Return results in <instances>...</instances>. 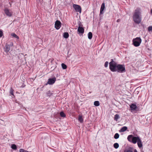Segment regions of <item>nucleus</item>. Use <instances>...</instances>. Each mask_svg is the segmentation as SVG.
<instances>
[{"mask_svg": "<svg viewBox=\"0 0 152 152\" xmlns=\"http://www.w3.org/2000/svg\"><path fill=\"white\" fill-rule=\"evenodd\" d=\"M132 18L135 23L139 24L141 23L142 17L141 10L140 8L137 7L135 10L132 15Z\"/></svg>", "mask_w": 152, "mask_h": 152, "instance_id": "f257e3e1", "label": "nucleus"}, {"mask_svg": "<svg viewBox=\"0 0 152 152\" xmlns=\"http://www.w3.org/2000/svg\"><path fill=\"white\" fill-rule=\"evenodd\" d=\"M140 139L139 137H134L133 135H129L127 137L128 140L134 144H135Z\"/></svg>", "mask_w": 152, "mask_h": 152, "instance_id": "f03ea898", "label": "nucleus"}, {"mask_svg": "<svg viewBox=\"0 0 152 152\" xmlns=\"http://www.w3.org/2000/svg\"><path fill=\"white\" fill-rule=\"evenodd\" d=\"M117 64L115 61L112 60L109 63V68L110 70L113 72L117 71Z\"/></svg>", "mask_w": 152, "mask_h": 152, "instance_id": "7ed1b4c3", "label": "nucleus"}, {"mask_svg": "<svg viewBox=\"0 0 152 152\" xmlns=\"http://www.w3.org/2000/svg\"><path fill=\"white\" fill-rule=\"evenodd\" d=\"M142 40L140 37H137L133 40L134 45L136 47L139 46L141 43Z\"/></svg>", "mask_w": 152, "mask_h": 152, "instance_id": "20e7f679", "label": "nucleus"}, {"mask_svg": "<svg viewBox=\"0 0 152 152\" xmlns=\"http://www.w3.org/2000/svg\"><path fill=\"white\" fill-rule=\"evenodd\" d=\"M125 71V66L124 65L118 64L117 67V71L119 72L122 73Z\"/></svg>", "mask_w": 152, "mask_h": 152, "instance_id": "39448f33", "label": "nucleus"}, {"mask_svg": "<svg viewBox=\"0 0 152 152\" xmlns=\"http://www.w3.org/2000/svg\"><path fill=\"white\" fill-rule=\"evenodd\" d=\"M73 7L76 12L81 13V9L80 6L78 5L74 4L73 5Z\"/></svg>", "mask_w": 152, "mask_h": 152, "instance_id": "423d86ee", "label": "nucleus"}, {"mask_svg": "<svg viewBox=\"0 0 152 152\" xmlns=\"http://www.w3.org/2000/svg\"><path fill=\"white\" fill-rule=\"evenodd\" d=\"M61 22L58 20H56L55 23V27L57 29H59L61 26Z\"/></svg>", "mask_w": 152, "mask_h": 152, "instance_id": "0eeeda50", "label": "nucleus"}, {"mask_svg": "<svg viewBox=\"0 0 152 152\" xmlns=\"http://www.w3.org/2000/svg\"><path fill=\"white\" fill-rule=\"evenodd\" d=\"M4 12L6 15L9 17L12 16V11L9 10L7 8H5L4 10Z\"/></svg>", "mask_w": 152, "mask_h": 152, "instance_id": "6e6552de", "label": "nucleus"}, {"mask_svg": "<svg viewBox=\"0 0 152 152\" xmlns=\"http://www.w3.org/2000/svg\"><path fill=\"white\" fill-rule=\"evenodd\" d=\"M56 80V79L55 77H54L52 78H50L48 79V81L47 83V84L50 85H52L54 84Z\"/></svg>", "mask_w": 152, "mask_h": 152, "instance_id": "1a4fd4ad", "label": "nucleus"}, {"mask_svg": "<svg viewBox=\"0 0 152 152\" xmlns=\"http://www.w3.org/2000/svg\"><path fill=\"white\" fill-rule=\"evenodd\" d=\"M77 31L79 34H83L84 31V28L82 27L79 26L77 29Z\"/></svg>", "mask_w": 152, "mask_h": 152, "instance_id": "9d476101", "label": "nucleus"}, {"mask_svg": "<svg viewBox=\"0 0 152 152\" xmlns=\"http://www.w3.org/2000/svg\"><path fill=\"white\" fill-rule=\"evenodd\" d=\"M105 8V3H102V4L101 7L100 9V15L102 14L103 13V11Z\"/></svg>", "mask_w": 152, "mask_h": 152, "instance_id": "9b49d317", "label": "nucleus"}, {"mask_svg": "<svg viewBox=\"0 0 152 152\" xmlns=\"http://www.w3.org/2000/svg\"><path fill=\"white\" fill-rule=\"evenodd\" d=\"M130 108L132 110H135L137 108L136 104H132L130 105Z\"/></svg>", "mask_w": 152, "mask_h": 152, "instance_id": "f8f14e48", "label": "nucleus"}, {"mask_svg": "<svg viewBox=\"0 0 152 152\" xmlns=\"http://www.w3.org/2000/svg\"><path fill=\"white\" fill-rule=\"evenodd\" d=\"M10 50V45H6L5 46V51L6 53H8Z\"/></svg>", "mask_w": 152, "mask_h": 152, "instance_id": "ddd939ff", "label": "nucleus"}, {"mask_svg": "<svg viewBox=\"0 0 152 152\" xmlns=\"http://www.w3.org/2000/svg\"><path fill=\"white\" fill-rule=\"evenodd\" d=\"M137 142V145L140 148H141L142 147V145L140 139L139 140H138Z\"/></svg>", "mask_w": 152, "mask_h": 152, "instance_id": "4468645a", "label": "nucleus"}, {"mask_svg": "<svg viewBox=\"0 0 152 152\" xmlns=\"http://www.w3.org/2000/svg\"><path fill=\"white\" fill-rule=\"evenodd\" d=\"M79 121L81 123H82L83 122V119L82 118V116L81 115H79L78 119Z\"/></svg>", "mask_w": 152, "mask_h": 152, "instance_id": "2eb2a0df", "label": "nucleus"}, {"mask_svg": "<svg viewBox=\"0 0 152 152\" xmlns=\"http://www.w3.org/2000/svg\"><path fill=\"white\" fill-rule=\"evenodd\" d=\"M127 129V127L124 126L122 127L121 130H120V132H124L126 131Z\"/></svg>", "mask_w": 152, "mask_h": 152, "instance_id": "dca6fc26", "label": "nucleus"}, {"mask_svg": "<svg viewBox=\"0 0 152 152\" xmlns=\"http://www.w3.org/2000/svg\"><path fill=\"white\" fill-rule=\"evenodd\" d=\"M69 37V34L67 32H65L64 33L63 37L65 38H67Z\"/></svg>", "mask_w": 152, "mask_h": 152, "instance_id": "f3484780", "label": "nucleus"}, {"mask_svg": "<svg viewBox=\"0 0 152 152\" xmlns=\"http://www.w3.org/2000/svg\"><path fill=\"white\" fill-rule=\"evenodd\" d=\"M119 118V115L118 114H116L114 116V119L115 121H117L118 119Z\"/></svg>", "mask_w": 152, "mask_h": 152, "instance_id": "a211bd4d", "label": "nucleus"}, {"mask_svg": "<svg viewBox=\"0 0 152 152\" xmlns=\"http://www.w3.org/2000/svg\"><path fill=\"white\" fill-rule=\"evenodd\" d=\"M88 37L89 39H91L92 37V34L91 32H89L88 34Z\"/></svg>", "mask_w": 152, "mask_h": 152, "instance_id": "6ab92c4d", "label": "nucleus"}, {"mask_svg": "<svg viewBox=\"0 0 152 152\" xmlns=\"http://www.w3.org/2000/svg\"><path fill=\"white\" fill-rule=\"evenodd\" d=\"M13 91L14 90H13V89L12 88H11L10 92V94L11 95L14 96V95L13 93Z\"/></svg>", "mask_w": 152, "mask_h": 152, "instance_id": "aec40b11", "label": "nucleus"}, {"mask_svg": "<svg viewBox=\"0 0 152 152\" xmlns=\"http://www.w3.org/2000/svg\"><path fill=\"white\" fill-rule=\"evenodd\" d=\"M113 146L115 148L117 149L119 147V145L118 143H115L114 144Z\"/></svg>", "mask_w": 152, "mask_h": 152, "instance_id": "412c9836", "label": "nucleus"}, {"mask_svg": "<svg viewBox=\"0 0 152 152\" xmlns=\"http://www.w3.org/2000/svg\"><path fill=\"white\" fill-rule=\"evenodd\" d=\"M11 36L12 37H15V38H16L17 39H19V37L15 34V33H12L11 34Z\"/></svg>", "mask_w": 152, "mask_h": 152, "instance_id": "4be33fe9", "label": "nucleus"}, {"mask_svg": "<svg viewBox=\"0 0 152 152\" xmlns=\"http://www.w3.org/2000/svg\"><path fill=\"white\" fill-rule=\"evenodd\" d=\"M94 104L95 106H98L99 105V103L98 101H95L94 102Z\"/></svg>", "mask_w": 152, "mask_h": 152, "instance_id": "5701e85b", "label": "nucleus"}, {"mask_svg": "<svg viewBox=\"0 0 152 152\" xmlns=\"http://www.w3.org/2000/svg\"><path fill=\"white\" fill-rule=\"evenodd\" d=\"M11 148L13 150H15L17 149V146L15 144H12L11 146Z\"/></svg>", "mask_w": 152, "mask_h": 152, "instance_id": "b1692460", "label": "nucleus"}, {"mask_svg": "<svg viewBox=\"0 0 152 152\" xmlns=\"http://www.w3.org/2000/svg\"><path fill=\"white\" fill-rule=\"evenodd\" d=\"M119 137V135L118 134L116 133L115 134L114 136V138L115 139H117Z\"/></svg>", "mask_w": 152, "mask_h": 152, "instance_id": "393cba45", "label": "nucleus"}, {"mask_svg": "<svg viewBox=\"0 0 152 152\" xmlns=\"http://www.w3.org/2000/svg\"><path fill=\"white\" fill-rule=\"evenodd\" d=\"M60 115L61 117H64L66 116L65 114L63 112H61L60 113Z\"/></svg>", "mask_w": 152, "mask_h": 152, "instance_id": "a878e982", "label": "nucleus"}, {"mask_svg": "<svg viewBox=\"0 0 152 152\" xmlns=\"http://www.w3.org/2000/svg\"><path fill=\"white\" fill-rule=\"evenodd\" d=\"M61 66L63 69H65L67 68L66 66L64 64L62 63L61 64Z\"/></svg>", "mask_w": 152, "mask_h": 152, "instance_id": "bb28decb", "label": "nucleus"}, {"mask_svg": "<svg viewBox=\"0 0 152 152\" xmlns=\"http://www.w3.org/2000/svg\"><path fill=\"white\" fill-rule=\"evenodd\" d=\"M148 30L149 32L152 31V26H150L148 28Z\"/></svg>", "mask_w": 152, "mask_h": 152, "instance_id": "cd10ccee", "label": "nucleus"}, {"mask_svg": "<svg viewBox=\"0 0 152 152\" xmlns=\"http://www.w3.org/2000/svg\"><path fill=\"white\" fill-rule=\"evenodd\" d=\"M20 152H27V151L23 149H20L19 151Z\"/></svg>", "mask_w": 152, "mask_h": 152, "instance_id": "c85d7f7f", "label": "nucleus"}, {"mask_svg": "<svg viewBox=\"0 0 152 152\" xmlns=\"http://www.w3.org/2000/svg\"><path fill=\"white\" fill-rule=\"evenodd\" d=\"M108 62L107 61H106L105 63V64H104V66L105 67H107L108 66Z\"/></svg>", "mask_w": 152, "mask_h": 152, "instance_id": "c756f323", "label": "nucleus"}, {"mask_svg": "<svg viewBox=\"0 0 152 152\" xmlns=\"http://www.w3.org/2000/svg\"><path fill=\"white\" fill-rule=\"evenodd\" d=\"M124 152H133L130 149H128L127 150L124 151Z\"/></svg>", "mask_w": 152, "mask_h": 152, "instance_id": "7c9ffc66", "label": "nucleus"}, {"mask_svg": "<svg viewBox=\"0 0 152 152\" xmlns=\"http://www.w3.org/2000/svg\"><path fill=\"white\" fill-rule=\"evenodd\" d=\"M3 35V32L2 31L0 30V37H2Z\"/></svg>", "mask_w": 152, "mask_h": 152, "instance_id": "2f4dec72", "label": "nucleus"}, {"mask_svg": "<svg viewBox=\"0 0 152 152\" xmlns=\"http://www.w3.org/2000/svg\"><path fill=\"white\" fill-rule=\"evenodd\" d=\"M13 43H12V42H11V43L9 45H10V47H11V46H13Z\"/></svg>", "mask_w": 152, "mask_h": 152, "instance_id": "473e14b6", "label": "nucleus"}, {"mask_svg": "<svg viewBox=\"0 0 152 152\" xmlns=\"http://www.w3.org/2000/svg\"><path fill=\"white\" fill-rule=\"evenodd\" d=\"M46 94H47V95H47V96H50V95H51V94L49 93H46Z\"/></svg>", "mask_w": 152, "mask_h": 152, "instance_id": "72a5a7b5", "label": "nucleus"}, {"mask_svg": "<svg viewBox=\"0 0 152 152\" xmlns=\"http://www.w3.org/2000/svg\"><path fill=\"white\" fill-rule=\"evenodd\" d=\"M120 21V19H118L117 20V22H119Z\"/></svg>", "mask_w": 152, "mask_h": 152, "instance_id": "f704fd0d", "label": "nucleus"}, {"mask_svg": "<svg viewBox=\"0 0 152 152\" xmlns=\"http://www.w3.org/2000/svg\"><path fill=\"white\" fill-rule=\"evenodd\" d=\"M151 14H152V9L151 10Z\"/></svg>", "mask_w": 152, "mask_h": 152, "instance_id": "c9c22d12", "label": "nucleus"}, {"mask_svg": "<svg viewBox=\"0 0 152 152\" xmlns=\"http://www.w3.org/2000/svg\"><path fill=\"white\" fill-rule=\"evenodd\" d=\"M134 152H137V150H135L134 151Z\"/></svg>", "mask_w": 152, "mask_h": 152, "instance_id": "e433bc0d", "label": "nucleus"}]
</instances>
